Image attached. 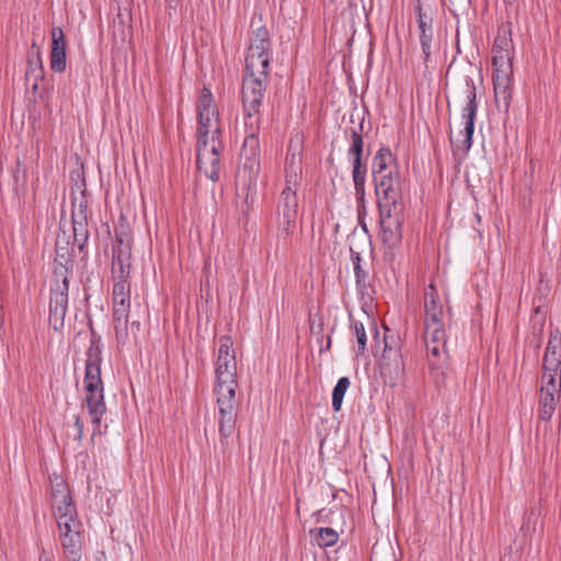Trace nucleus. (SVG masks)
<instances>
[{"label": "nucleus", "instance_id": "473e14b6", "mask_svg": "<svg viewBox=\"0 0 561 561\" xmlns=\"http://www.w3.org/2000/svg\"><path fill=\"white\" fill-rule=\"evenodd\" d=\"M350 252L356 280V288L360 294H364L367 289L368 272L362 267L360 253L355 251L353 248L350 249Z\"/></svg>", "mask_w": 561, "mask_h": 561}, {"label": "nucleus", "instance_id": "412c9836", "mask_svg": "<svg viewBox=\"0 0 561 561\" xmlns=\"http://www.w3.org/2000/svg\"><path fill=\"white\" fill-rule=\"evenodd\" d=\"M45 71L38 46L33 43L27 55V67L25 71V81L31 85L32 91L36 92L39 82L44 80Z\"/></svg>", "mask_w": 561, "mask_h": 561}, {"label": "nucleus", "instance_id": "9d476101", "mask_svg": "<svg viewBox=\"0 0 561 561\" xmlns=\"http://www.w3.org/2000/svg\"><path fill=\"white\" fill-rule=\"evenodd\" d=\"M50 506L57 523L61 522L62 517L69 519L77 517L68 484L57 476L50 478Z\"/></svg>", "mask_w": 561, "mask_h": 561}, {"label": "nucleus", "instance_id": "c756f323", "mask_svg": "<svg viewBox=\"0 0 561 561\" xmlns=\"http://www.w3.org/2000/svg\"><path fill=\"white\" fill-rule=\"evenodd\" d=\"M378 199V208H379V225H382V221H394L396 219H402L401 215V206L399 204V199H394L393 204L392 199Z\"/></svg>", "mask_w": 561, "mask_h": 561}, {"label": "nucleus", "instance_id": "4468645a", "mask_svg": "<svg viewBox=\"0 0 561 561\" xmlns=\"http://www.w3.org/2000/svg\"><path fill=\"white\" fill-rule=\"evenodd\" d=\"M102 342L101 336L91 330L90 345L87 351L84 386H102L101 379Z\"/></svg>", "mask_w": 561, "mask_h": 561}, {"label": "nucleus", "instance_id": "c85d7f7f", "mask_svg": "<svg viewBox=\"0 0 561 561\" xmlns=\"http://www.w3.org/2000/svg\"><path fill=\"white\" fill-rule=\"evenodd\" d=\"M129 309H113V325L115 337L119 344H125L128 339Z\"/></svg>", "mask_w": 561, "mask_h": 561}, {"label": "nucleus", "instance_id": "09e8293b", "mask_svg": "<svg viewBox=\"0 0 561 561\" xmlns=\"http://www.w3.org/2000/svg\"><path fill=\"white\" fill-rule=\"evenodd\" d=\"M506 4L513 5L516 3L517 0H503Z\"/></svg>", "mask_w": 561, "mask_h": 561}, {"label": "nucleus", "instance_id": "7ed1b4c3", "mask_svg": "<svg viewBox=\"0 0 561 561\" xmlns=\"http://www.w3.org/2000/svg\"><path fill=\"white\" fill-rule=\"evenodd\" d=\"M383 351L380 358V375L385 386H397L403 381L404 363L399 336L385 327Z\"/></svg>", "mask_w": 561, "mask_h": 561}, {"label": "nucleus", "instance_id": "f03ea898", "mask_svg": "<svg viewBox=\"0 0 561 561\" xmlns=\"http://www.w3.org/2000/svg\"><path fill=\"white\" fill-rule=\"evenodd\" d=\"M73 260L72 250L66 241L61 244L60 239L56 242V259L54 270V283L50 287L49 324L55 331L64 327L68 307L69 276L72 273Z\"/></svg>", "mask_w": 561, "mask_h": 561}, {"label": "nucleus", "instance_id": "b1692460", "mask_svg": "<svg viewBox=\"0 0 561 561\" xmlns=\"http://www.w3.org/2000/svg\"><path fill=\"white\" fill-rule=\"evenodd\" d=\"M113 285V309H130V285L128 283L129 274L121 275L117 271H112Z\"/></svg>", "mask_w": 561, "mask_h": 561}, {"label": "nucleus", "instance_id": "a878e982", "mask_svg": "<svg viewBox=\"0 0 561 561\" xmlns=\"http://www.w3.org/2000/svg\"><path fill=\"white\" fill-rule=\"evenodd\" d=\"M512 39L505 35H499L493 44L492 65L493 67L513 66L511 56Z\"/></svg>", "mask_w": 561, "mask_h": 561}, {"label": "nucleus", "instance_id": "72a5a7b5", "mask_svg": "<svg viewBox=\"0 0 561 561\" xmlns=\"http://www.w3.org/2000/svg\"><path fill=\"white\" fill-rule=\"evenodd\" d=\"M255 46L259 50L271 53L270 34L265 26H259L255 31H253L250 37V46L248 49H253Z\"/></svg>", "mask_w": 561, "mask_h": 561}, {"label": "nucleus", "instance_id": "aec40b11", "mask_svg": "<svg viewBox=\"0 0 561 561\" xmlns=\"http://www.w3.org/2000/svg\"><path fill=\"white\" fill-rule=\"evenodd\" d=\"M66 38L61 27L55 26L51 30V50L49 56L50 69L55 72H64L67 67Z\"/></svg>", "mask_w": 561, "mask_h": 561}, {"label": "nucleus", "instance_id": "a211bd4d", "mask_svg": "<svg viewBox=\"0 0 561 561\" xmlns=\"http://www.w3.org/2000/svg\"><path fill=\"white\" fill-rule=\"evenodd\" d=\"M513 66L493 67V90L495 102L508 108L511 102Z\"/></svg>", "mask_w": 561, "mask_h": 561}, {"label": "nucleus", "instance_id": "58836bf2", "mask_svg": "<svg viewBox=\"0 0 561 561\" xmlns=\"http://www.w3.org/2000/svg\"><path fill=\"white\" fill-rule=\"evenodd\" d=\"M425 346L428 362L434 360L436 364H444L446 344H425Z\"/></svg>", "mask_w": 561, "mask_h": 561}, {"label": "nucleus", "instance_id": "2f4dec72", "mask_svg": "<svg viewBox=\"0 0 561 561\" xmlns=\"http://www.w3.org/2000/svg\"><path fill=\"white\" fill-rule=\"evenodd\" d=\"M391 150L387 147H381L375 154L371 164L373 176L387 173L393 162Z\"/></svg>", "mask_w": 561, "mask_h": 561}, {"label": "nucleus", "instance_id": "f257e3e1", "mask_svg": "<svg viewBox=\"0 0 561 561\" xmlns=\"http://www.w3.org/2000/svg\"><path fill=\"white\" fill-rule=\"evenodd\" d=\"M196 111L197 121V168L211 181L219 180L220 157L224 151L219 113L213 93L203 88L199 92Z\"/></svg>", "mask_w": 561, "mask_h": 561}, {"label": "nucleus", "instance_id": "ddd939ff", "mask_svg": "<svg viewBox=\"0 0 561 561\" xmlns=\"http://www.w3.org/2000/svg\"><path fill=\"white\" fill-rule=\"evenodd\" d=\"M363 145L362 134L353 129L350 138L348 154L354 157L352 176L356 196L362 202L365 196L366 179V168L362 165Z\"/></svg>", "mask_w": 561, "mask_h": 561}, {"label": "nucleus", "instance_id": "20e7f679", "mask_svg": "<svg viewBox=\"0 0 561 561\" xmlns=\"http://www.w3.org/2000/svg\"><path fill=\"white\" fill-rule=\"evenodd\" d=\"M260 140L255 133L245 136L241 148V159L237 172V183L250 193L256 190L257 179L260 174Z\"/></svg>", "mask_w": 561, "mask_h": 561}, {"label": "nucleus", "instance_id": "393cba45", "mask_svg": "<svg viewBox=\"0 0 561 561\" xmlns=\"http://www.w3.org/2000/svg\"><path fill=\"white\" fill-rule=\"evenodd\" d=\"M561 397V388H540L539 415L550 420Z\"/></svg>", "mask_w": 561, "mask_h": 561}, {"label": "nucleus", "instance_id": "6e6552de", "mask_svg": "<svg viewBox=\"0 0 561 561\" xmlns=\"http://www.w3.org/2000/svg\"><path fill=\"white\" fill-rule=\"evenodd\" d=\"M232 344V340L228 335H224L219 339L215 366L217 386H230L237 382V363Z\"/></svg>", "mask_w": 561, "mask_h": 561}, {"label": "nucleus", "instance_id": "2eb2a0df", "mask_svg": "<svg viewBox=\"0 0 561 561\" xmlns=\"http://www.w3.org/2000/svg\"><path fill=\"white\" fill-rule=\"evenodd\" d=\"M417 13L419 42L423 55V62L428 67L434 48V31L432 13L423 10L420 1L415 7Z\"/></svg>", "mask_w": 561, "mask_h": 561}, {"label": "nucleus", "instance_id": "de8ad7c7", "mask_svg": "<svg viewBox=\"0 0 561 561\" xmlns=\"http://www.w3.org/2000/svg\"><path fill=\"white\" fill-rule=\"evenodd\" d=\"M3 309H2V306L0 305V330L2 329L3 327Z\"/></svg>", "mask_w": 561, "mask_h": 561}, {"label": "nucleus", "instance_id": "bb28decb", "mask_svg": "<svg viewBox=\"0 0 561 561\" xmlns=\"http://www.w3.org/2000/svg\"><path fill=\"white\" fill-rule=\"evenodd\" d=\"M402 220L396 219L394 221H382L380 225L381 229V241L389 248H394L400 244L402 240Z\"/></svg>", "mask_w": 561, "mask_h": 561}, {"label": "nucleus", "instance_id": "cd10ccee", "mask_svg": "<svg viewBox=\"0 0 561 561\" xmlns=\"http://www.w3.org/2000/svg\"><path fill=\"white\" fill-rule=\"evenodd\" d=\"M219 416H234L236 390L234 388H215Z\"/></svg>", "mask_w": 561, "mask_h": 561}, {"label": "nucleus", "instance_id": "7c9ffc66", "mask_svg": "<svg viewBox=\"0 0 561 561\" xmlns=\"http://www.w3.org/2000/svg\"><path fill=\"white\" fill-rule=\"evenodd\" d=\"M72 227L75 243L82 250L89 238L87 217L82 209L72 214Z\"/></svg>", "mask_w": 561, "mask_h": 561}, {"label": "nucleus", "instance_id": "423d86ee", "mask_svg": "<svg viewBox=\"0 0 561 561\" xmlns=\"http://www.w3.org/2000/svg\"><path fill=\"white\" fill-rule=\"evenodd\" d=\"M276 214L278 239L286 241L297 229L299 214L297 192L289 188L282 190L277 202Z\"/></svg>", "mask_w": 561, "mask_h": 561}, {"label": "nucleus", "instance_id": "c9c22d12", "mask_svg": "<svg viewBox=\"0 0 561 561\" xmlns=\"http://www.w3.org/2000/svg\"><path fill=\"white\" fill-rule=\"evenodd\" d=\"M425 344H446L445 327H424Z\"/></svg>", "mask_w": 561, "mask_h": 561}, {"label": "nucleus", "instance_id": "5701e85b", "mask_svg": "<svg viewBox=\"0 0 561 561\" xmlns=\"http://www.w3.org/2000/svg\"><path fill=\"white\" fill-rule=\"evenodd\" d=\"M304 137L300 134L291 136L289 139L287 154L285 159L284 173H301L302 171Z\"/></svg>", "mask_w": 561, "mask_h": 561}, {"label": "nucleus", "instance_id": "79ce46f5", "mask_svg": "<svg viewBox=\"0 0 561 561\" xmlns=\"http://www.w3.org/2000/svg\"><path fill=\"white\" fill-rule=\"evenodd\" d=\"M301 173L285 174V186L283 190H291L297 192L300 183Z\"/></svg>", "mask_w": 561, "mask_h": 561}, {"label": "nucleus", "instance_id": "9b49d317", "mask_svg": "<svg viewBox=\"0 0 561 561\" xmlns=\"http://www.w3.org/2000/svg\"><path fill=\"white\" fill-rule=\"evenodd\" d=\"M131 243L133 238L128 226L121 225L115 228L112 271H117L123 276L130 274Z\"/></svg>", "mask_w": 561, "mask_h": 561}, {"label": "nucleus", "instance_id": "ea45409f", "mask_svg": "<svg viewBox=\"0 0 561 561\" xmlns=\"http://www.w3.org/2000/svg\"><path fill=\"white\" fill-rule=\"evenodd\" d=\"M234 428V416H219V434L222 438L231 436Z\"/></svg>", "mask_w": 561, "mask_h": 561}, {"label": "nucleus", "instance_id": "c03bdc74", "mask_svg": "<svg viewBox=\"0 0 561 561\" xmlns=\"http://www.w3.org/2000/svg\"><path fill=\"white\" fill-rule=\"evenodd\" d=\"M365 215H366V208L365 206L358 208V222L362 227V229L368 233V228H367V225L365 222Z\"/></svg>", "mask_w": 561, "mask_h": 561}, {"label": "nucleus", "instance_id": "39448f33", "mask_svg": "<svg viewBox=\"0 0 561 561\" xmlns=\"http://www.w3.org/2000/svg\"><path fill=\"white\" fill-rule=\"evenodd\" d=\"M463 93L467 104L462 108V118L465 121L463 130L460 133L462 139L456 142L450 138L451 144L463 153H468L472 146V136L474 131V122L478 112L477 89L473 79L470 76L463 77Z\"/></svg>", "mask_w": 561, "mask_h": 561}, {"label": "nucleus", "instance_id": "a18cd8bd", "mask_svg": "<svg viewBox=\"0 0 561 561\" xmlns=\"http://www.w3.org/2000/svg\"><path fill=\"white\" fill-rule=\"evenodd\" d=\"M38 561H54V554L43 549L39 553Z\"/></svg>", "mask_w": 561, "mask_h": 561}, {"label": "nucleus", "instance_id": "f704fd0d", "mask_svg": "<svg viewBox=\"0 0 561 561\" xmlns=\"http://www.w3.org/2000/svg\"><path fill=\"white\" fill-rule=\"evenodd\" d=\"M339 540V534L331 527H321L317 529L314 541L321 548L334 546Z\"/></svg>", "mask_w": 561, "mask_h": 561}, {"label": "nucleus", "instance_id": "dca6fc26", "mask_svg": "<svg viewBox=\"0 0 561 561\" xmlns=\"http://www.w3.org/2000/svg\"><path fill=\"white\" fill-rule=\"evenodd\" d=\"M84 405L92 424V437L102 434V419L106 413L104 388H85Z\"/></svg>", "mask_w": 561, "mask_h": 561}, {"label": "nucleus", "instance_id": "0eeeda50", "mask_svg": "<svg viewBox=\"0 0 561 561\" xmlns=\"http://www.w3.org/2000/svg\"><path fill=\"white\" fill-rule=\"evenodd\" d=\"M542 382L546 386H561V333L550 331L542 363Z\"/></svg>", "mask_w": 561, "mask_h": 561}, {"label": "nucleus", "instance_id": "f8f14e48", "mask_svg": "<svg viewBox=\"0 0 561 561\" xmlns=\"http://www.w3.org/2000/svg\"><path fill=\"white\" fill-rule=\"evenodd\" d=\"M57 525L65 557L68 561H79L81 559V523L77 517L71 519L62 517Z\"/></svg>", "mask_w": 561, "mask_h": 561}, {"label": "nucleus", "instance_id": "f3484780", "mask_svg": "<svg viewBox=\"0 0 561 561\" xmlns=\"http://www.w3.org/2000/svg\"><path fill=\"white\" fill-rule=\"evenodd\" d=\"M373 178L377 198L387 201L401 198V179L397 169H390L387 173Z\"/></svg>", "mask_w": 561, "mask_h": 561}, {"label": "nucleus", "instance_id": "a19ab883", "mask_svg": "<svg viewBox=\"0 0 561 561\" xmlns=\"http://www.w3.org/2000/svg\"><path fill=\"white\" fill-rule=\"evenodd\" d=\"M347 388H333L332 407L335 412L340 411Z\"/></svg>", "mask_w": 561, "mask_h": 561}, {"label": "nucleus", "instance_id": "49530a36", "mask_svg": "<svg viewBox=\"0 0 561 561\" xmlns=\"http://www.w3.org/2000/svg\"><path fill=\"white\" fill-rule=\"evenodd\" d=\"M335 386H350V379L347 377H341Z\"/></svg>", "mask_w": 561, "mask_h": 561}, {"label": "nucleus", "instance_id": "6ab92c4d", "mask_svg": "<svg viewBox=\"0 0 561 561\" xmlns=\"http://www.w3.org/2000/svg\"><path fill=\"white\" fill-rule=\"evenodd\" d=\"M424 308V327H445L443 306L439 301L438 291L433 284H430L425 289Z\"/></svg>", "mask_w": 561, "mask_h": 561}, {"label": "nucleus", "instance_id": "e433bc0d", "mask_svg": "<svg viewBox=\"0 0 561 561\" xmlns=\"http://www.w3.org/2000/svg\"><path fill=\"white\" fill-rule=\"evenodd\" d=\"M351 321H352V332L357 341L358 353L362 354V353H364V351L366 348V343H367V335H366L365 327L359 321H354V320H351Z\"/></svg>", "mask_w": 561, "mask_h": 561}, {"label": "nucleus", "instance_id": "4be33fe9", "mask_svg": "<svg viewBox=\"0 0 561 561\" xmlns=\"http://www.w3.org/2000/svg\"><path fill=\"white\" fill-rule=\"evenodd\" d=\"M271 61V53L259 50L257 47L248 49L245 57V76L267 78Z\"/></svg>", "mask_w": 561, "mask_h": 561}, {"label": "nucleus", "instance_id": "1a4fd4ad", "mask_svg": "<svg viewBox=\"0 0 561 561\" xmlns=\"http://www.w3.org/2000/svg\"><path fill=\"white\" fill-rule=\"evenodd\" d=\"M267 78L245 76L242 82V104L248 118L259 119L260 108L266 90Z\"/></svg>", "mask_w": 561, "mask_h": 561}, {"label": "nucleus", "instance_id": "37998d69", "mask_svg": "<svg viewBox=\"0 0 561 561\" xmlns=\"http://www.w3.org/2000/svg\"><path fill=\"white\" fill-rule=\"evenodd\" d=\"M83 422L81 420V417L79 415L76 416L75 419V424H73V436H75V439L78 440L79 443L81 442L82 439V436H83Z\"/></svg>", "mask_w": 561, "mask_h": 561}, {"label": "nucleus", "instance_id": "4c0bfd02", "mask_svg": "<svg viewBox=\"0 0 561 561\" xmlns=\"http://www.w3.org/2000/svg\"><path fill=\"white\" fill-rule=\"evenodd\" d=\"M428 368L432 381L436 386H439L440 383H445L447 381V376L446 371L444 370L443 364H436V362L430 360Z\"/></svg>", "mask_w": 561, "mask_h": 561}]
</instances>
